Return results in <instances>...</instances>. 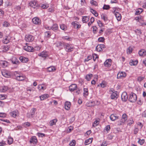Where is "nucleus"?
<instances>
[{"label":"nucleus","instance_id":"54","mask_svg":"<svg viewBox=\"0 0 146 146\" xmlns=\"http://www.w3.org/2000/svg\"><path fill=\"white\" fill-rule=\"evenodd\" d=\"M125 122V121H123L121 119L117 122L118 125H123Z\"/></svg>","mask_w":146,"mask_h":146},{"label":"nucleus","instance_id":"44","mask_svg":"<svg viewBox=\"0 0 146 146\" xmlns=\"http://www.w3.org/2000/svg\"><path fill=\"white\" fill-rule=\"evenodd\" d=\"M13 141V138L11 137H9L8 139V142L9 144L10 145Z\"/></svg>","mask_w":146,"mask_h":146},{"label":"nucleus","instance_id":"21","mask_svg":"<svg viewBox=\"0 0 146 146\" xmlns=\"http://www.w3.org/2000/svg\"><path fill=\"white\" fill-rule=\"evenodd\" d=\"M139 56H145L146 55V51L144 50H141L139 52Z\"/></svg>","mask_w":146,"mask_h":146},{"label":"nucleus","instance_id":"40","mask_svg":"<svg viewBox=\"0 0 146 146\" xmlns=\"http://www.w3.org/2000/svg\"><path fill=\"white\" fill-rule=\"evenodd\" d=\"M127 115L125 113H124L122 117V119H121L123 120V121H125L127 120Z\"/></svg>","mask_w":146,"mask_h":146},{"label":"nucleus","instance_id":"42","mask_svg":"<svg viewBox=\"0 0 146 146\" xmlns=\"http://www.w3.org/2000/svg\"><path fill=\"white\" fill-rule=\"evenodd\" d=\"M60 27L61 29L64 31H66L67 29V27L66 26L63 24L60 25Z\"/></svg>","mask_w":146,"mask_h":146},{"label":"nucleus","instance_id":"47","mask_svg":"<svg viewBox=\"0 0 146 146\" xmlns=\"http://www.w3.org/2000/svg\"><path fill=\"white\" fill-rule=\"evenodd\" d=\"M132 48L130 46L127 49V52L128 54H130L132 52Z\"/></svg>","mask_w":146,"mask_h":146},{"label":"nucleus","instance_id":"32","mask_svg":"<svg viewBox=\"0 0 146 146\" xmlns=\"http://www.w3.org/2000/svg\"><path fill=\"white\" fill-rule=\"evenodd\" d=\"M99 119H96V120L93 123L92 126L93 127H95L97 125H98L99 123Z\"/></svg>","mask_w":146,"mask_h":146},{"label":"nucleus","instance_id":"6","mask_svg":"<svg viewBox=\"0 0 146 146\" xmlns=\"http://www.w3.org/2000/svg\"><path fill=\"white\" fill-rule=\"evenodd\" d=\"M23 49L26 51L29 52H33L34 50V48L33 47L27 45L24 46Z\"/></svg>","mask_w":146,"mask_h":146},{"label":"nucleus","instance_id":"64","mask_svg":"<svg viewBox=\"0 0 146 146\" xmlns=\"http://www.w3.org/2000/svg\"><path fill=\"white\" fill-rule=\"evenodd\" d=\"M105 129L107 131H109L110 129V126L109 125L106 126L105 127Z\"/></svg>","mask_w":146,"mask_h":146},{"label":"nucleus","instance_id":"63","mask_svg":"<svg viewBox=\"0 0 146 146\" xmlns=\"http://www.w3.org/2000/svg\"><path fill=\"white\" fill-rule=\"evenodd\" d=\"M104 40V38L103 37H100L98 39V41L99 42H103Z\"/></svg>","mask_w":146,"mask_h":146},{"label":"nucleus","instance_id":"41","mask_svg":"<svg viewBox=\"0 0 146 146\" xmlns=\"http://www.w3.org/2000/svg\"><path fill=\"white\" fill-rule=\"evenodd\" d=\"M143 9H139L137 10L135 13L136 15H138L140 14L142 11Z\"/></svg>","mask_w":146,"mask_h":146},{"label":"nucleus","instance_id":"51","mask_svg":"<svg viewBox=\"0 0 146 146\" xmlns=\"http://www.w3.org/2000/svg\"><path fill=\"white\" fill-rule=\"evenodd\" d=\"M90 3L92 5H93L95 6H97L98 4L97 2L93 0H92L91 1Z\"/></svg>","mask_w":146,"mask_h":146},{"label":"nucleus","instance_id":"1","mask_svg":"<svg viewBox=\"0 0 146 146\" xmlns=\"http://www.w3.org/2000/svg\"><path fill=\"white\" fill-rule=\"evenodd\" d=\"M137 98L136 95L132 92L129 94V100L131 102H134L136 101Z\"/></svg>","mask_w":146,"mask_h":146},{"label":"nucleus","instance_id":"38","mask_svg":"<svg viewBox=\"0 0 146 146\" xmlns=\"http://www.w3.org/2000/svg\"><path fill=\"white\" fill-rule=\"evenodd\" d=\"M92 76V74H89L87 75L85 77V78L88 81H89L91 79V77Z\"/></svg>","mask_w":146,"mask_h":146},{"label":"nucleus","instance_id":"43","mask_svg":"<svg viewBox=\"0 0 146 146\" xmlns=\"http://www.w3.org/2000/svg\"><path fill=\"white\" fill-rule=\"evenodd\" d=\"M14 74L16 78V79H17L21 74H19L18 72L15 71L14 72Z\"/></svg>","mask_w":146,"mask_h":146},{"label":"nucleus","instance_id":"24","mask_svg":"<svg viewBox=\"0 0 146 146\" xmlns=\"http://www.w3.org/2000/svg\"><path fill=\"white\" fill-rule=\"evenodd\" d=\"M8 36L5 37L3 40V42L4 44H7L9 42V38Z\"/></svg>","mask_w":146,"mask_h":146},{"label":"nucleus","instance_id":"59","mask_svg":"<svg viewBox=\"0 0 146 146\" xmlns=\"http://www.w3.org/2000/svg\"><path fill=\"white\" fill-rule=\"evenodd\" d=\"M6 116V113H0V117H5Z\"/></svg>","mask_w":146,"mask_h":146},{"label":"nucleus","instance_id":"56","mask_svg":"<svg viewBox=\"0 0 146 146\" xmlns=\"http://www.w3.org/2000/svg\"><path fill=\"white\" fill-rule=\"evenodd\" d=\"M97 23L99 26V27H103V23L102 22L99 20H98L97 21Z\"/></svg>","mask_w":146,"mask_h":146},{"label":"nucleus","instance_id":"52","mask_svg":"<svg viewBox=\"0 0 146 146\" xmlns=\"http://www.w3.org/2000/svg\"><path fill=\"white\" fill-rule=\"evenodd\" d=\"M45 35L47 37H49L51 36L50 32V31H46L45 33Z\"/></svg>","mask_w":146,"mask_h":146},{"label":"nucleus","instance_id":"35","mask_svg":"<svg viewBox=\"0 0 146 146\" xmlns=\"http://www.w3.org/2000/svg\"><path fill=\"white\" fill-rule=\"evenodd\" d=\"M84 95L85 97H86L88 94V90L87 88H84Z\"/></svg>","mask_w":146,"mask_h":146},{"label":"nucleus","instance_id":"53","mask_svg":"<svg viewBox=\"0 0 146 146\" xmlns=\"http://www.w3.org/2000/svg\"><path fill=\"white\" fill-rule=\"evenodd\" d=\"M101 17L106 22L108 20V18L106 16L102 15Z\"/></svg>","mask_w":146,"mask_h":146},{"label":"nucleus","instance_id":"2","mask_svg":"<svg viewBox=\"0 0 146 146\" xmlns=\"http://www.w3.org/2000/svg\"><path fill=\"white\" fill-rule=\"evenodd\" d=\"M64 48L68 52L72 51L74 49V47H71L68 44H66L64 45Z\"/></svg>","mask_w":146,"mask_h":146},{"label":"nucleus","instance_id":"33","mask_svg":"<svg viewBox=\"0 0 146 146\" xmlns=\"http://www.w3.org/2000/svg\"><path fill=\"white\" fill-rule=\"evenodd\" d=\"M72 24L73 25L74 28L78 29L81 26L80 25H78L77 23H76L75 22H72Z\"/></svg>","mask_w":146,"mask_h":146},{"label":"nucleus","instance_id":"45","mask_svg":"<svg viewBox=\"0 0 146 146\" xmlns=\"http://www.w3.org/2000/svg\"><path fill=\"white\" fill-rule=\"evenodd\" d=\"M63 39L66 40L68 41H71L72 40V38L68 36H65L62 37Z\"/></svg>","mask_w":146,"mask_h":146},{"label":"nucleus","instance_id":"13","mask_svg":"<svg viewBox=\"0 0 146 146\" xmlns=\"http://www.w3.org/2000/svg\"><path fill=\"white\" fill-rule=\"evenodd\" d=\"M111 60L110 59H108L106 60L104 63V65L106 67H110L111 65Z\"/></svg>","mask_w":146,"mask_h":146},{"label":"nucleus","instance_id":"36","mask_svg":"<svg viewBox=\"0 0 146 146\" xmlns=\"http://www.w3.org/2000/svg\"><path fill=\"white\" fill-rule=\"evenodd\" d=\"M25 79V77L24 76H23L22 74L16 79L19 81H22L24 80Z\"/></svg>","mask_w":146,"mask_h":146},{"label":"nucleus","instance_id":"7","mask_svg":"<svg viewBox=\"0 0 146 146\" xmlns=\"http://www.w3.org/2000/svg\"><path fill=\"white\" fill-rule=\"evenodd\" d=\"M29 5L33 8H35L38 6V4L36 1H33L29 3Z\"/></svg>","mask_w":146,"mask_h":146},{"label":"nucleus","instance_id":"46","mask_svg":"<svg viewBox=\"0 0 146 146\" xmlns=\"http://www.w3.org/2000/svg\"><path fill=\"white\" fill-rule=\"evenodd\" d=\"M96 50L98 52H100L102 51V49L99 45H98L96 47Z\"/></svg>","mask_w":146,"mask_h":146},{"label":"nucleus","instance_id":"3","mask_svg":"<svg viewBox=\"0 0 146 146\" xmlns=\"http://www.w3.org/2000/svg\"><path fill=\"white\" fill-rule=\"evenodd\" d=\"M34 39V38L33 36L32 35H26L25 36V39L27 42H31Z\"/></svg>","mask_w":146,"mask_h":146},{"label":"nucleus","instance_id":"19","mask_svg":"<svg viewBox=\"0 0 146 146\" xmlns=\"http://www.w3.org/2000/svg\"><path fill=\"white\" fill-rule=\"evenodd\" d=\"M12 63L14 64H17L19 63V60L15 57H13L11 60Z\"/></svg>","mask_w":146,"mask_h":146},{"label":"nucleus","instance_id":"25","mask_svg":"<svg viewBox=\"0 0 146 146\" xmlns=\"http://www.w3.org/2000/svg\"><path fill=\"white\" fill-rule=\"evenodd\" d=\"M0 64L2 65V66L5 68L8 66V62L5 61H2L1 62Z\"/></svg>","mask_w":146,"mask_h":146},{"label":"nucleus","instance_id":"5","mask_svg":"<svg viewBox=\"0 0 146 146\" xmlns=\"http://www.w3.org/2000/svg\"><path fill=\"white\" fill-rule=\"evenodd\" d=\"M126 76V74L125 72H119L117 74V78L118 79L122 78L125 77Z\"/></svg>","mask_w":146,"mask_h":146},{"label":"nucleus","instance_id":"27","mask_svg":"<svg viewBox=\"0 0 146 146\" xmlns=\"http://www.w3.org/2000/svg\"><path fill=\"white\" fill-rule=\"evenodd\" d=\"M50 30L51 29L54 31L57 30L58 29V25L56 24H54L52 26L50 27Z\"/></svg>","mask_w":146,"mask_h":146},{"label":"nucleus","instance_id":"49","mask_svg":"<svg viewBox=\"0 0 146 146\" xmlns=\"http://www.w3.org/2000/svg\"><path fill=\"white\" fill-rule=\"evenodd\" d=\"M76 141L75 140H73L69 144L70 146H74L76 144Z\"/></svg>","mask_w":146,"mask_h":146},{"label":"nucleus","instance_id":"29","mask_svg":"<svg viewBox=\"0 0 146 146\" xmlns=\"http://www.w3.org/2000/svg\"><path fill=\"white\" fill-rule=\"evenodd\" d=\"M38 88L39 90H44L46 89V87L43 84L39 85L38 86Z\"/></svg>","mask_w":146,"mask_h":146},{"label":"nucleus","instance_id":"50","mask_svg":"<svg viewBox=\"0 0 146 146\" xmlns=\"http://www.w3.org/2000/svg\"><path fill=\"white\" fill-rule=\"evenodd\" d=\"M10 24H9L6 21L4 22L3 24V27H7L9 26Z\"/></svg>","mask_w":146,"mask_h":146},{"label":"nucleus","instance_id":"62","mask_svg":"<svg viewBox=\"0 0 146 146\" xmlns=\"http://www.w3.org/2000/svg\"><path fill=\"white\" fill-rule=\"evenodd\" d=\"M128 125H130L131 124L133 123L134 122L133 119H131L129 120L128 121Z\"/></svg>","mask_w":146,"mask_h":146},{"label":"nucleus","instance_id":"55","mask_svg":"<svg viewBox=\"0 0 146 146\" xmlns=\"http://www.w3.org/2000/svg\"><path fill=\"white\" fill-rule=\"evenodd\" d=\"M144 78V77L139 76L137 77V80L139 82H141Z\"/></svg>","mask_w":146,"mask_h":146},{"label":"nucleus","instance_id":"12","mask_svg":"<svg viewBox=\"0 0 146 146\" xmlns=\"http://www.w3.org/2000/svg\"><path fill=\"white\" fill-rule=\"evenodd\" d=\"M38 56L45 58L48 56V52L45 51H43L40 53L38 54Z\"/></svg>","mask_w":146,"mask_h":146},{"label":"nucleus","instance_id":"39","mask_svg":"<svg viewBox=\"0 0 146 146\" xmlns=\"http://www.w3.org/2000/svg\"><path fill=\"white\" fill-rule=\"evenodd\" d=\"M18 113L17 111H13L11 113V115L13 117H15Z\"/></svg>","mask_w":146,"mask_h":146},{"label":"nucleus","instance_id":"11","mask_svg":"<svg viewBox=\"0 0 146 146\" xmlns=\"http://www.w3.org/2000/svg\"><path fill=\"white\" fill-rule=\"evenodd\" d=\"M118 97L117 92L115 91L113 92L111 95V99L116 100Z\"/></svg>","mask_w":146,"mask_h":146},{"label":"nucleus","instance_id":"37","mask_svg":"<svg viewBox=\"0 0 146 146\" xmlns=\"http://www.w3.org/2000/svg\"><path fill=\"white\" fill-rule=\"evenodd\" d=\"M90 12L93 14L96 17H97L98 16V13L95 10L92 9H90Z\"/></svg>","mask_w":146,"mask_h":146},{"label":"nucleus","instance_id":"60","mask_svg":"<svg viewBox=\"0 0 146 146\" xmlns=\"http://www.w3.org/2000/svg\"><path fill=\"white\" fill-rule=\"evenodd\" d=\"M93 59L94 61H95L96 58H98V57L97 54H94L93 55Z\"/></svg>","mask_w":146,"mask_h":146},{"label":"nucleus","instance_id":"34","mask_svg":"<svg viewBox=\"0 0 146 146\" xmlns=\"http://www.w3.org/2000/svg\"><path fill=\"white\" fill-rule=\"evenodd\" d=\"M57 119H53L50 121L49 124L51 126H52L53 125H55L57 121Z\"/></svg>","mask_w":146,"mask_h":146},{"label":"nucleus","instance_id":"57","mask_svg":"<svg viewBox=\"0 0 146 146\" xmlns=\"http://www.w3.org/2000/svg\"><path fill=\"white\" fill-rule=\"evenodd\" d=\"M110 8V7L109 5H104L103 7L104 9L108 10Z\"/></svg>","mask_w":146,"mask_h":146},{"label":"nucleus","instance_id":"4","mask_svg":"<svg viewBox=\"0 0 146 146\" xmlns=\"http://www.w3.org/2000/svg\"><path fill=\"white\" fill-rule=\"evenodd\" d=\"M1 73L5 77L9 78L11 76L10 72L7 70H3L2 71Z\"/></svg>","mask_w":146,"mask_h":146},{"label":"nucleus","instance_id":"20","mask_svg":"<svg viewBox=\"0 0 146 146\" xmlns=\"http://www.w3.org/2000/svg\"><path fill=\"white\" fill-rule=\"evenodd\" d=\"M31 143H33V144L36 143L37 142L36 138L35 136L32 137L30 141Z\"/></svg>","mask_w":146,"mask_h":146},{"label":"nucleus","instance_id":"22","mask_svg":"<svg viewBox=\"0 0 146 146\" xmlns=\"http://www.w3.org/2000/svg\"><path fill=\"white\" fill-rule=\"evenodd\" d=\"M86 105L88 107H92L95 105L94 101H89L86 103Z\"/></svg>","mask_w":146,"mask_h":146},{"label":"nucleus","instance_id":"23","mask_svg":"<svg viewBox=\"0 0 146 146\" xmlns=\"http://www.w3.org/2000/svg\"><path fill=\"white\" fill-rule=\"evenodd\" d=\"M90 19V17L88 16H83L82 18V21L84 23H87Z\"/></svg>","mask_w":146,"mask_h":146},{"label":"nucleus","instance_id":"9","mask_svg":"<svg viewBox=\"0 0 146 146\" xmlns=\"http://www.w3.org/2000/svg\"><path fill=\"white\" fill-rule=\"evenodd\" d=\"M121 99L123 101L126 102L127 100L128 96L127 93L125 92H123L121 94Z\"/></svg>","mask_w":146,"mask_h":146},{"label":"nucleus","instance_id":"17","mask_svg":"<svg viewBox=\"0 0 146 146\" xmlns=\"http://www.w3.org/2000/svg\"><path fill=\"white\" fill-rule=\"evenodd\" d=\"M20 60L23 63H26L28 61L29 59L27 57L24 56H20L19 58Z\"/></svg>","mask_w":146,"mask_h":146},{"label":"nucleus","instance_id":"31","mask_svg":"<svg viewBox=\"0 0 146 146\" xmlns=\"http://www.w3.org/2000/svg\"><path fill=\"white\" fill-rule=\"evenodd\" d=\"M92 141V138H90L88 139H86L85 140V143L86 145H88L90 143H91Z\"/></svg>","mask_w":146,"mask_h":146},{"label":"nucleus","instance_id":"16","mask_svg":"<svg viewBox=\"0 0 146 146\" xmlns=\"http://www.w3.org/2000/svg\"><path fill=\"white\" fill-rule=\"evenodd\" d=\"M119 117L116 114H113L111 115L110 116V119L112 121H114L119 118Z\"/></svg>","mask_w":146,"mask_h":146},{"label":"nucleus","instance_id":"26","mask_svg":"<svg viewBox=\"0 0 146 146\" xmlns=\"http://www.w3.org/2000/svg\"><path fill=\"white\" fill-rule=\"evenodd\" d=\"M49 97V95L47 94H45L40 96L41 100H42L44 99L48 98Z\"/></svg>","mask_w":146,"mask_h":146},{"label":"nucleus","instance_id":"58","mask_svg":"<svg viewBox=\"0 0 146 146\" xmlns=\"http://www.w3.org/2000/svg\"><path fill=\"white\" fill-rule=\"evenodd\" d=\"M144 140L142 139L141 140L139 139L138 141V143L139 144H140L141 145H142L144 143Z\"/></svg>","mask_w":146,"mask_h":146},{"label":"nucleus","instance_id":"48","mask_svg":"<svg viewBox=\"0 0 146 146\" xmlns=\"http://www.w3.org/2000/svg\"><path fill=\"white\" fill-rule=\"evenodd\" d=\"M135 19L136 21H139L140 20L141 21L143 20L142 17L141 16H139L136 17L135 18Z\"/></svg>","mask_w":146,"mask_h":146},{"label":"nucleus","instance_id":"30","mask_svg":"<svg viewBox=\"0 0 146 146\" xmlns=\"http://www.w3.org/2000/svg\"><path fill=\"white\" fill-rule=\"evenodd\" d=\"M8 88L7 86H4L1 87L0 89V91L2 92H5L8 89Z\"/></svg>","mask_w":146,"mask_h":146},{"label":"nucleus","instance_id":"8","mask_svg":"<svg viewBox=\"0 0 146 146\" xmlns=\"http://www.w3.org/2000/svg\"><path fill=\"white\" fill-rule=\"evenodd\" d=\"M36 110V109L35 108H33L32 109V111L31 114L30 113H27V117L30 118L33 117L34 116L35 112Z\"/></svg>","mask_w":146,"mask_h":146},{"label":"nucleus","instance_id":"15","mask_svg":"<svg viewBox=\"0 0 146 146\" xmlns=\"http://www.w3.org/2000/svg\"><path fill=\"white\" fill-rule=\"evenodd\" d=\"M77 86L75 84H73L69 87V90L70 91L72 92L75 90H77Z\"/></svg>","mask_w":146,"mask_h":146},{"label":"nucleus","instance_id":"10","mask_svg":"<svg viewBox=\"0 0 146 146\" xmlns=\"http://www.w3.org/2000/svg\"><path fill=\"white\" fill-rule=\"evenodd\" d=\"M32 21L33 23L36 25L40 24L41 23L40 20L38 17H37L33 18V19Z\"/></svg>","mask_w":146,"mask_h":146},{"label":"nucleus","instance_id":"18","mask_svg":"<svg viewBox=\"0 0 146 146\" xmlns=\"http://www.w3.org/2000/svg\"><path fill=\"white\" fill-rule=\"evenodd\" d=\"M71 106V103L69 102H66L64 105L65 108L66 110H68L70 108Z\"/></svg>","mask_w":146,"mask_h":146},{"label":"nucleus","instance_id":"61","mask_svg":"<svg viewBox=\"0 0 146 146\" xmlns=\"http://www.w3.org/2000/svg\"><path fill=\"white\" fill-rule=\"evenodd\" d=\"M24 125L25 127H29L30 125V123L28 122L24 123Z\"/></svg>","mask_w":146,"mask_h":146},{"label":"nucleus","instance_id":"28","mask_svg":"<svg viewBox=\"0 0 146 146\" xmlns=\"http://www.w3.org/2000/svg\"><path fill=\"white\" fill-rule=\"evenodd\" d=\"M47 70L49 72H52L56 70V68L54 66H52L48 68Z\"/></svg>","mask_w":146,"mask_h":146},{"label":"nucleus","instance_id":"14","mask_svg":"<svg viewBox=\"0 0 146 146\" xmlns=\"http://www.w3.org/2000/svg\"><path fill=\"white\" fill-rule=\"evenodd\" d=\"M114 15L115 16L117 20L118 21L121 20V14L118 12L114 11L113 13Z\"/></svg>","mask_w":146,"mask_h":146}]
</instances>
